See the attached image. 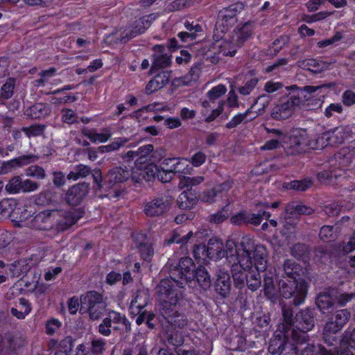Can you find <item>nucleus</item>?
Masks as SVG:
<instances>
[{"label":"nucleus","mask_w":355,"mask_h":355,"mask_svg":"<svg viewBox=\"0 0 355 355\" xmlns=\"http://www.w3.org/2000/svg\"><path fill=\"white\" fill-rule=\"evenodd\" d=\"M216 292L222 297H227L231 291V282L229 273L225 270H220L215 284Z\"/></svg>","instance_id":"16"},{"label":"nucleus","mask_w":355,"mask_h":355,"mask_svg":"<svg viewBox=\"0 0 355 355\" xmlns=\"http://www.w3.org/2000/svg\"><path fill=\"white\" fill-rule=\"evenodd\" d=\"M297 65L304 70L310 71L313 73H320L328 69L330 63L315 59H306L298 61Z\"/></svg>","instance_id":"18"},{"label":"nucleus","mask_w":355,"mask_h":355,"mask_svg":"<svg viewBox=\"0 0 355 355\" xmlns=\"http://www.w3.org/2000/svg\"><path fill=\"white\" fill-rule=\"evenodd\" d=\"M282 312L284 323L282 324V331L285 334H291V329L295 325V317L291 306L284 304L282 306Z\"/></svg>","instance_id":"25"},{"label":"nucleus","mask_w":355,"mask_h":355,"mask_svg":"<svg viewBox=\"0 0 355 355\" xmlns=\"http://www.w3.org/2000/svg\"><path fill=\"white\" fill-rule=\"evenodd\" d=\"M342 343L355 349V327L352 330L345 331Z\"/></svg>","instance_id":"59"},{"label":"nucleus","mask_w":355,"mask_h":355,"mask_svg":"<svg viewBox=\"0 0 355 355\" xmlns=\"http://www.w3.org/2000/svg\"><path fill=\"white\" fill-rule=\"evenodd\" d=\"M15 79L9 78L1 87V93L0 96L3 100L10 98L13 94L15 87Z\"/></svg>","instance_id":"51"},{"label":"nucleus","mask_w":355,"mask_h":355,"mask_svg":"<svg viewBox=\"0 0 355 355\" xmlns=\"http://www.w3.org/2000/svg\"><path fill=\"white\" fill-rule=\"evenodd\" d=\"M218 51L214 53V55L211 58V61L214 63H217L219 60L223 59L225 56L233 57L236 52V46L234 44L232 41L229 42H225L222 44L217 46Z\"/></svg>","instance_id":"23"},{"label":"nucleus","mask_w":355,"mask_h":355,"mask_svg":"<svg viewBox=\"0 0 355 355\" xmlns=\"http://www.w3.org/2000/svg\"><path fill=\"white\" fill-rule=\"evenodd\" d=\"M329 137V145L334 146L337 144H342L343 142V132L339 130L338 128L335 129L334 131L327 132Z\"/></svg>","instance_id":"56"},{"label":"nucleus","mask_w":355,"mask_h":355,"mask_svg":"<svg viewBox=\"0 0 355 355\" xmlns=\"http://www.w3.org/2000/svg\"><path fill=\"white\" fill-rule=\"evenodd\" d=\"M58 214L54 219L55 228L59 231H64L75 224L78 219L83 217V211L80 209L64 211L55 209Z\"/></svg>","instance_id":"9"},{"label":"nucleus","mask_w":355,"mask_h":355,"mask_svg":"<svg viewBox=\"0 0 355 355\" xmlns=\"http://www.w3.org/2000/svg\"><path fill=\"white\" fill-rule=\"evenodd\" d=\"M240 245L241 248L240 252H238L236 259L245 257L252 261L251 252H254L256 248L254 240L250 236H244L242 238Z\"/></svg>","instance_id":"28"},{"label":"nucleus","mask_w":355,"mask_h":355,"mask_svg":"<svg viewBox=\"0 0 355 355\" xmlns=\"http://www.w3.org/2000/svg\"><path fill=\"white\" fill-rule=\"evenodd\" d=\"M351 316L347 309L337 311L335 314L329 318L324 326V335L335 334L341 330L347 324Z\"/></svg>","instance_id":"8"},{"label":"nucleus","mask_w":355,"mask_h":355,"mask_svg":"<svg viewBox=\"0 0 355 355\" xmlns=\"http://www.w3.org/2000/svg\"><path fill=\"white\" fill-rule=\"evenodd\" d=\"M26 175L35 178L39 180H44L46 175L44 169L37 165H31L26 169Z\"/></svg>","instance_id":"50"},{"label":"nucleus","mask_w":355,"mask_h":355,"mask_svg":"<svg viewBox=\"0 0 355 355\" xmlns=\"http://www.w3.org/2000/svg\"><path fill=\"white\" fill-rule=\"evenodd\" d=\"M257 116V114L255 113L252 114L251 108H249L245 112L234 116L232 120L226 124V128L228 129L234 128L243 121L248 122L252 121Z\"/></svg>","instance_id":"32"},{"label":"nucleus","mask_w":355,"mask_h":355,"mask_svg":"<svg viewBox=\"0 0 355 355\" xmlns=\"http://www.w3.org/2000/svg\"><path fill=\"white\" fill-rule=\"evenodd\" d=\"M240 252V248L237 249L236 244L233 241H228L225 245V249L222 251L221 256L226 254L228 261L231 263L236 262V257Z\"/></svg>","instance_id":"44"},{"label":"nucleus","mask_w":355,"mask_h":355,"mask_svg":"<svg viewBox=\"0 0 355 355\" xmlns=\"http://www.w3.org/2000/svg\"><path fill=\"white\" fill-rule=\"evenodd\" d=\"M180 270L181 277L180 279H184L188 282L194 280V272L196 270V266L191 258L183 257L180 260L178 266Z\"/></svg>","instance_id":"19"},{"label":"nucleus","mask_w":355,"mask_h":355,"mask_svg":"<svg viewBox=\"0 0 355 355\" xmlns=\"http://www.w3.org/2000/svg\"><path fill=\"white\" fill-rule=\"evenodd\" d=\"M298 221L297 217L295 214H289L285 211L284 216L282 220L284 227L287 230L294 229Z\"/></svg>","instance_id":"54"},{"label":"nucleus","mask_w":355,"mask_h":355,"mask_svg":"<svg viewBox=\"0 0 355 355\" xmlns=\"http://www.w3.org/2000/svg\"><path fill=\"white\" fill-rule=\"evenodd\" d=\"M195 0H175L168 5L166 10L168 12L180 10L193 5Z\"/></svg>","instance_id":"46"},{"label":"nucleus","mask_w":355,"mask_h":355,"mask_svg":"<svg viewBox=\"0 0 355 355\" xmlns=\"http://www.w3.org/2000/svg\"><path fill=\"white\" fill-rule=\"evenodd\" d=\"M313 185L311 179H304L302 180H293L289 182H285L283 187L286 189H293L295 191H305Z\"/></svg>","instance_id":"36"},{"label":"nucleus","mask_w":355,"mask_h":355,"mask_svg":"<svg viewBox=\"0 0 355 355\" xmlns=\"http://www.w3.org/2000/svg\"><path fill=\"white\" fill-rule=\"evenodd\" d=\"M302 99L298 96H291L286 101L276 105L271 111V117L277 121H282L288 119L293 114L296 107L304 104V102L309 98L304 96Z\"/></svg>","instance_id":"4"},{"label":"nucleus","mask_w":355,"mask_h":355,"mask_svg":"<svg viewBox=\"0 0 355 355\" xmlns=\"http://www.w3.org/2000/svg\"><path fill=\"white\" fill-rule=\"evenodd\" d=\"M105 349V343L102 339L93 340L92 341L91 351L95 354H102Z\"/></svg>","instance_id":"62"},{"label":"nucleus","mask_w":355,"mask_h":355,"mask_svg":"<svg viewBox=\"0 0 355 355\" xmlns=\"http://www.w3.org/2000/svg\"><path fill=\"white\" fill-rule=\"evenodd\" d=\"M6 190L10 193H16L21 191V178L15 176L11 178L6 185Z\"/></svg>","instance_id":"52"},{"label":"nucleus","mask_w":355,"mask_h":355,"mask_svg":"<svg viewBox=\"0 0 355 355\" xmlns=\"http://www.w3.org/2000/svg\"><path fill=\"white\" fill-rule=\"evenodd\" d=\"M153 49L156 51V53L154 55L151 71L169 67L171 61L170 56L164 53V47L163 46L156 45Z\"/></svg>","instance_id":"20"},{"label":"nucleus","mask_w":355,"mask_h":355,"mask_svg":"<svg viewBox=\"0 0 355 355\" xmlns=\"http://www.w3.org/2000/svg\"><path fill=\"white\" fill-rule=\"evenodd\" d=\"M194 279L196 280L199 286L205 290L211 286V281L210 275L204 266H198L194 272Z\"/></svg>","instance_id":"30"},{"label":"nucleus","mask_w":355,"mask_h":355,"mask_svg":"<svg viewBox=\"0 0 355 355\" xmlns=\"http://www.w3.org/2000/svg\"><path fill=\"white\" fill-rule=\"evenodd\" d=\"M286 211L289 214H295L297 217L302 214L311 215L314 211L310 207L293 202L286 206Z\"/></svg>","instance_id":"34"},{"label":"nucleus","mask_w":355,"mask_h":355,"mask_svg":"<svg viewBox=\"0 0 355 355\" xmlns=\"http://www.w3.org/2000/svg\"><path fill=\"white\" fill-rule=\"evenodd\" d=\"M291 252L295 257L300 259L308 254L309 249L305 244L297 243L293 246Z\"/></svg>","instance_id":"57"},{"label":"nucleus","mask_w":355,"mask_h":355,"mask_svg":"<svg viewBox=\"0 0 355 355\" xmlns=\"http://www.w3.org/2000/svg\"><path fill=\"white\" fill-rule=\"evenodd\" d=\"M181 273L180 270H179V268L178 266L175 267L173 269L170 270V277L171 279H165L164 280H168L171 282V284L173 285V288L176 290L178 293H180L182 294L181 291L176 288L174 284H176V286H178L180 288H183L184 285L187 283V281L184 279V277H183V279H180Z\"/></svg>","instance_id":"42"},{"label":"nucleus","mask_w":355,"mask_h":355,"mask_svg":"<svg viewBox=\"0 0 355 355\" xmlns=\"http://www.w3.org/2000/svg\"><path fill=\"white\" fill-rule=\"evenodd\" d=\"M315 325L313 310L306 308L300 310L295 316V325L291 329V338L297 345H302L309 340L306 333Z\"/></svg>","instance_id":"2"},{"label":"nucleus","mask_w":355,"mask_h":355,"mask_svg":"<svg viewBox=\"0 0 355 355\" xmlns=\"http://www.w3.org/2000/svg\"><path fill=\"white\" fill-rule=\"evenodd\" d=\"M300 279H302L299 277L298 279H287L285 280H281L279 283V290L280 294L285 299H291V293L297 286L300 285Z\"/></svg>","instance_id":"27"},{"label":"nucleus","mask_w":355,"mask_h":355,"mask_svg":"<svg viewBox=\"0 0 355 355\" xmlns=\"http://www.w3.org/2000/svg\"><path fill=\"white\" fill-rule=\"evenodd\" d=\"M176 202L180 209L187 210L193 207L197 202V198L190 191H183L180 194Z\"/></svg>","instance_id":"26"},{"label":"nucleus","mask_w":355,"mask_h":355,"mask_svg":"<svg viewBox=\"0 0 355 355\" xmlns=\"http://www.w3.org/2000/svg\"><path fill=\"white\" fill-rule=\"evenodd\" d=\"M236 260V262L232 264L231 273L234 286L241 289L245 286V281L252 270V261L245 257Z\"/></svg>","instance_id":"7"},{"label":"nucleus","mask_w":355,"mask_h":355,"mask_svg":"<svg viewBox=\"0 0 355 355\" xmlns=\"http://www.w3.org/2000/svg\"><path fill=\"white\" fill-rule=\"evenodd\" d=\"M291 292L292 304L295 306L302 304L307 293V284L305 280L300 279V285L297 286V288H295Z\"/></svg>","instance_id":"29"},{"label":"nucleus","mask_w":355,"mask_h":355,"mask_svg":"<svg viewBox=\"0 0 355 355\" xmlns=\"http://www.w3.org/2000/svg\"><path fill=\"white\" fill-rule=\"evenodd\" d=\"M207 249V257L214 256L220 257L222 254L223 243L216 238H211L209 240Z\"/></svg>","instance_id":"39"},{"label":"nucleus","mask_w":355,"mask_h":355,"mask_svg":"<svg viewBox=\"0 0 355 355\" xmlns=\"http://www.w3.org/2000/svg\"><path fill=\"white\" fill-rule=\"evenodd\" d=\"M134 239L136 246L143 259L150 261L153 254V250L146 235L144 234H137L134 235Z\"/></svg>","instance_id":"15"},{"label":"nucleus","mask_w":355,"mask_h":355,"mask_svg":"<svg viewBox=\"0 0 355 355\" xmlns=\"http://www.w3.org/2000/svg\"><path fill=\"white\" fill-rule=\"evenodd\" d=\"M138 171L142 180L149 182L157 174L158 168L155 165H148L143 169L138 168Z\"/></svg>","instance_id":"48"},{"label":"nucleus","mask_w":355,"mask_h":355,"mask_svg":"<svg viewBox=\"0 0 355 355\" xmlns=\"http://www.w3.org/2000/svg\"><path fill=\"white\" fill-rule=\"evenodd\" d=\"M253 252L254 270L266 272L268 263L266 248L262 245H256Z\"/></svg>","instance_id":"22"},{"label":"nucleus","mask_w":355,"mask_h":355,"mask_svg":"<svg viewBox=\"0 0 355 355\" xmlns=\"http://www.w3.org/2000/svg\"><path fill=\"white\" fill-rule=\"evenodd\" d=\"M341 210V206L337 203H331L323 207V211L329 216H338Z\"/></svg>","instance_id":"63"},{"label":"nucleus","mask_w":355,"mask_h":355,"mask_svg":"<svg viewBox=\"0 0 355 355\" xmlns=\"http://www.w3.org/2000/svg\"><path fill=\"white\" fill-rule=\"evenodd\" d=\"M227 91L226 87L223 85H218L213 87L208 93L207 97L209 101L214 102L215 100L221 97L225 94Z\"/></svg>","instance_id":"53"},{"label":"nucleus","mask_w":355,"mask_h":355,"mask_svg":"<svg viewBox=\"0 0 355 355\" xmlns=\"http://www.w3.org/2000/svg\"><path fill=\"white\" fill-rule=\"evenodd\" d=\"M173 198L169 194H161L146 202L144 211L147 216H162L169 211Z\"/></svg>","instance_id":"5"},{"label":"nucleus","mask_w":355,"mask_h":355,"mask_svg":"<svg viewBox=\"0 0 355 355\" xmlns=\"http://www.w3.org/2000/svg\"><path fill=\"white\" fill-rule=\"evenodd\" d=\"M112 136L110 131L108 129H103L101 133H96L93 132L92 135H89V140L92 142L97 141L100 142H105Z\"/></svg>","instance_id":"55"},{"label":"nucleus","mask_w":355,"mask_h":355,"mask_svg":"<svg viewBox=\"0 0 355 355\" xmlns=\"http://www.w3.org/2000/svg\"><path fill=\"white\" fill-rule=\"evenodd\" d=\"M170 78V73L168 71H162L156 75L151 80L148 82L146 87L147 94H151L162 88L168 83Z\"/></svg>","instance_id":"21"},{"label":"nucleus","mask_w":355,"mask_h":355,"mask_svg":"<svg viewBox=\"0 0 355 355\" xmlns=\"http://www.w3.org/2000/svg\"><path fill=\"white\" fill-rule=\"evenodd\" d=\"M327 132L322 133L313 141L309 142V146L313 149H322L329 145V137Z\"/></svg>","instance_id":"47"},{"label":"nucleus","mask_w":355,"mask_h":355,"mask_svg":"<svg viewBox=\"0 0 355 355\" xmlns=\"http://www.w3.org/2000/svg\"><path fill=\"white\" fill-rule=\"evenodd\" d=\"M300 355H330L329 352L321 345L315 346L313 344L307 343L301 349Z\"/></svg>","instance_id":"43"},{"label":"nucleus","mask_w":355,"mask_h":355,"mask_svg":"<svg viewBox=\"0 0 355 355\" xmlns=\"http://www.w3.org/2000/svg\"><path fill=\"white\" fill-rule=\"evenodd\" d=\"M165 338L167 343L175 347H182L184 342V336L180 331L173 329H165Z\"/></svg>","instance_id":"31"},{"label":"nucleus","mask_w":355,"mask_h":355,"mask_svg":"<svg viewBox=\"0 0 355 355\" xmlns=\"http://www.w3.org/2000/svg\"><path fill=\"white\" fill-rule=\"evenodd\" d=\"M288 338H291V334L288 335L282 331H279V333L276 332L269 342L268 352L274 355L281 354L285 349Z\"/></svg>","instance_id":"14"},{"label":"nucleus","mask_w":355,"mask_h":355,"mask_svg":"<svg viewBox=\"0 0 355 355\" xmlns=\"http://www.w3.org/2000/svg\"><path fill=\"white\" fill-rule=\"evenodd\" d=\"M309 146L306 132L302 129L292 130L284 146L288 155H296L304 153Z\"/></svg>","instance_id":"6"},{"label":"nucleus","mask_w":355,"mask_h":355,"mask_svg":"<svg viewBox=\"0 0 355 355\" xmlns=\"http://www.w3.org/2000/svg\"><path fill=\"white\" fill-rule=\"evenodd\" d=\"M263 290L264 295L271 301L275 303L279 299V288L275 284L277 282L275 273L272 270H266L263 275Z\"/></svg>","instance_id":"12"},{"label":"nucleus","mask_w":355,"mask_h":355,"mask_svg":"<svg viewBox=\"0 0 355 355\" xmlns=\"http://www.w3.org/2000/svg\"><path fill=\"white\" fill-rule=\"evenodd\" d=\"M316 305L322 312L325 314L329 313L335 305V299L328 292L320 293L315 301Z\"/></svg>","instance_id":"24"},{"label":"nucleus","mask_w":355,"mask_h":355,"mask_svg":"<svg viewBox=\"0 0 355 355\" xmlns=\"http://www.w3.org/2000/svg\"><path fill=\"white\" fill-rule=\"evenodd\" d=\"M58 214L54 209L38 213L31 220L30 225L37 230L47 231L55 229V218Z\"/></svg>","instance_id":"10"},{"label":"nucleus","mask_w":355,"mask_h":355,"mask_svg":"<svg viewBox=\"0 0 355 355\" xmlns=\"http://www.w3.org/2000/svg\"><path fill=\"white\" fill-rule=\"evenodd\" d=\"M40 184L34 182L31 180L27 179L25 180H22L21 179V191L26 193V192H32L38 189Z\"/></svg>","instance_id":"58"},{"label":"nucleus","mask_w":355,"mask_h":355,"mask_svg":"<svg viewBox=\"0 0 355 355\" xmlns=\"http://www.w3.org/2000/svg\"><path fill=\"white\" fill-rule=\"evenodd\" d=\"M48 114V109L42 103H36L26 111V114L32 119L44 117Z\"/></svg>","instance_id":"40"},{"label":"nucleus","mask_w":355,"mask_h":355,"mask_svg":"<svg viewBox=\"0 0 355 355\" xmlns=\"http://www.w3.org/2000/svg\"><path fill=\"white\" fill-rule=\"evenodd\" d=\"M244 8L242 3L238 2L230 6L228 8H224L220 11V15L225 22L233 19L238 12Z\"/></svg>","instance_id":"35"},{"label":"nucleus","mask_w":355,"mask_h":355,"mask_svg":"<svg viewBox=\"0 0 355 355\" xmlns=\"http://www.w3.org/2000/svg\"><path fill=\"white\" fill-rule=\"evenodd\" d=\"M335 86L336 83H334L322 84L318 86H305L303 88H299L297 85H294L288 87V89H297L299 92L297 96L300 95V97L301 98L300 95L303 94V92H306L309 94H312L322 89H330L334 87Z\"/></svg>","instance_id":"41"},{"label":"nucleus","mask_w":355,"mask_h":355,"mask_svg":"<svg viewBox=\"0 0 355 355\" xmlns=\"http://www.w3.org/2000/svg\"><path fill=\"white\" fill-rule=\"evenodd\" d=\"M89 191V184L86 182L78 183L69 187L65 193L64 200L69 205H80Z\"/></svg>","instance_id":"11"},{"label":"nucleus","mask_w":355,"mask_h":355,"mask_svg":"<svg viewBox=\"0 0 355 355\" xmlns=\"http://www.w3.org/2000/svg\"><path fill=\"white\" fill-rule=\"evenodd\" d=\"M283 268L288 279H297L299 272L302 270L300 266L295 261L288 259L284 261Z\"/></svg>","instance_id":"37"},{"label":"nucleus","mask_w":355,"mask_h":355,"mask_svg":"<svg viewBox=\"0 0 355 355\" xmlns=\"http://www.w3.org/2000/svg\"><path fill=\"white\" fill-rule=\"evenodd\" d=\"M176 162H175V164H173V173L174 175L176 173H186L187 168L188 166L187 159H180L179 157H176Z\"/></svg>","instance_id":"60"},{"label":"nucleus","mask_w":355,"mask_h":355,"mask_svg":"<svg viewBox=\"0 0 355 355\" xmlns=\"http://www.w3.org/2000/svg\"><path fill=\"white\" fill-rule=\"evenodd\" d=\"M152 153H153L152 157H154L157 153V151H154V146L152 144L142 146L137 150V157L139 158L146 157Z\"/></svg>","instance_id":"61"},{"label":"nucleus","mask_w":355,"mask_h":355,"mask_svg":"<svg viewBox=\"0 0 355 355\" xmlns=\"http://www.w3.org/2000/svg\"><path fill=\"white\" fill-rule=\"evenodd\" d=\"M81 306L80 311H85L89 314L92 320H97L101 318L106 311L107 303L103 295L95 291L87 292L80 297Z\"/></svg>","instance_id":"3"},{"label":"nucleus","mask_w":355,"mask_h":355,"mask_svg":"<svg viewBox=\"0 0 355 355\" xmlns=\"http://www.w3.org/2000/svg\"><path fill=\"white\" fill-rule=\"evenodd\" d=\"M343 103L347 107L355 104V93L352 90L345 91L342 96Z\"/></svg>","instance_id":"64"},{"label":"nucleus","mask_w":355,"mask_h":355,"mask_svg":"<svg viewBox=\"0 0 355 355\" xmlns=\"http://www.w3.org/2000/svg\"><path fill=\"white\" fill-rule=\"evenodd\" d=\"M168 110V107H161L160 104L158 103H153L148 105L146 106L143 107L142 108L135 111L132 114V116L135 117L136 119H139L140 117H141V113L144 111L146 112H155V111H162V110Z\"/></svg>","instance_id":"49"},{"label":"nucleus","mask_w":355,"mask_h":355,"mask_svg":"<svg viewBox=\"0 0 355 355\" xmlns=\"http://www.w3.org/2000/svg\"><path fill=\"white\" fill-rule=\"evenodd\" d=\"M160 303L161 313L168 325L165 329H182L187 324L186 316L175 310L181 293L173 288L168 280H161L156 287Z\"/></svg>","instance_id":"1"},{"label":"nucleus","mask_w":355,"mask_h":355,"mask_svg":"<svg viewBox=\"0 0 355 355\" xmlns=\"http://www.w3.org/2000/svg\"><path fill=\"white\" fill-rule=\"evenodd\" d=\"M148 301V295L144 291L137 292L135 296L132 299L130 304V309L132 313H135V311L144 310V308L147 305Z\"/></svg>","instance_id":"33"},{"label":"nucleus","mask_w":355,"mask_h":355,"mask_svg":"<svg viewBox=\"0 0 355 355\" xmlns=\"http://www.w3.org/2000/svg\"><path fill=\"white\" fill-rule=\"evenodd\" d=\"M259 272L252 268L245 281V285L252 291H255L261 287V277Z\"/></svg>","instance_id":"38"},{"label":"nucleus","mask_w":355,"mask_h":355,"mask_svg":"<svg viewBox=\"0 0 355 355\" xmlns=\"http://www.w3.org/2000/svg\"><path fill=\"white\" fill-rule=\"evenodd\" d=\"M130 172L126 167H114L110 169L104 178V185L107 188H112L117 183H121L128 180Z\"/></svg>","instance_id":"13"},{"label":"nucleus","mask_w":355,"mask_h":355,"mask_svg":"<svg viewBox=\"0 0 355 355\" xmlns=\"http://www.w3.org/2000/svg\"><path fill=\"white\" fill-rule=\"evenodd\" d=\"M252 34V24L250 21L246 22L242 27L234 31L232 39V42L236 47H241L251 37Z\"/></svg>","instance_id":"17"},{"label":"nucleus","mask_w":355,"mask_h":355,"mask_svg":"<svg viewBox=\"0 0 355 355\" xmlns=\"http://www.w3.org/2000/svg\"><path fill=\"white\" fill-rule=\"evenodd\" d=\"M204 181V177L202 176H197V177H187L182 176L180 180V182L178 187L180 189H182L184 188L191 187L193 186H197L202 183Z\"/></svg>","instance_id":"45"}]
</instances>
